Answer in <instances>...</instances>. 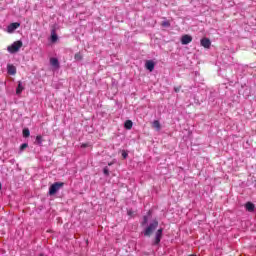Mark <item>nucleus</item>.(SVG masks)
<instances>
[{
  "instance_id": "obj_1",
  "label": "nucleus",
  "mask_w": 256,
  "mask_h": 256,
  "mask_svg": "<svg viewBox=\"0 0 256 256\" xmlns=\"http://www.w3.org/2000/svg\"><path fill=\"white\" fill-rule=\"evenodd\" d=\"M159 227V222L157 220H154L144 231L145 237H151L153 234V231Z\"/></svg>"
},
{
  "instance_id": "obj_2",
  "label": "nucleus",
  "mask_w": 256,
  "mask_h": 256,
  "mask_svg": "<svg viewBox=\"0 0 256 256\" xmlns=\"http://www.w3.org/2000/svg\"><path fill=\"white\" fill-rule=\"evenodd\" d=\"M65 183L63 182H55L54 184H52L49 187V195H55L57 193V191H59L60 189H62V187H64Z\"/></svg>"
},
{
  "instance_id": "obj_3",
  "label": "nucleus",
  "mask_w": 256,
  "mask_h": 256,
  "mask_svg": "<svg viewBox=\"0 0 256 256\" xmlns=\"http://www.w3.org/2000/svg\"><path fill=\"white\" fill-rule=\"evenodd\" d=\"M22 47H23V42L21 40H18L13 44H11L10 46H8L7 49L9 53H17V51H19V49H21Z\"/></svg>"
},
{
  "instance_id": "obj_4",
  "label": "nucleus",
  "mask_w": 256,
  "mask_h": 256,
  "mask_svg": "<svg viewBox=\"0 0 256 256\" xmlns=\"http://www.w3.org/2000/svg\"><path fill=\"white\" fill-rule=\"evenodd\" d=\"M21 27V23L14 22L7 26V33H15L16 29H19Z\"/></svg>"
},
{
  "instance_id": "obj_5",
  "label": "nucleus",
  "mask_w": 256,
  "mask_h": 256,
  "mask_svg": "<svg viewBox=\"0 0 256 256\" xmlns=\"http://www.w3.org/2000/svg\"><path fill=\"white\" fill-rule=\"evenodd\" d=\"M201 47H204V49H211V40L209 38H202L200 40Z\"/></svg>"
},
{
  "instance_id": "obj_6",
  "label": "nucleus",
  "mask_w": 256,
  "mask_h": 256,
  "mask_svg": "<svg viewBox=\"0 0 256 256\" xmlns=\"http://www.w3.org/2000/svg\"><path fill=\"white\" fill-rule=\"evenodd\" d=\"M193 41V37L191 35H183L181 37V44L182 45H189V43H191Z\"/></svg>"
},
{
  "instance_id": "obj_7",
  "label": "nucleus",
  "mask_w": 256,
  "mask_h": 256,
  "mask_svg": "<svg viewBox=\"0 0 256 256\" xmlns=\"http://www.w3.org/2000/svg\"><path fill=\"white\" fill-rule=\"evenodd\" d=\"M162 237H163V229L160 228L156 232L154 245H159V243H161V238Z\"/></svg>"
},
{
  "instance_id": "obj_8",
  "label": "nucleus",
  "mask_w": 256,
  "mask_h": 256,
  "mask_svg": "<svg viewBox=\"0 0 256 256\" xmlns=\"http://www.w3.org/2000/svg\"><path fill=\"white\" fill-rule=\"evenodd\" d=\"M145 67L148 71L153 72V70L155 69V62H153V60H148L145 63Z\"/></svg>"
},
{
  "instance_id": "obj_9",
  "label": "nucleus",
  "mask_w": 256,
  "mask_h": 256,
  "mask_svg": "<svg viewBox=\"0 0 256 256\" xmlns=\"http://www.w3.org/2000/svg\"><path fill=\"white\" fill-rule=\"evenodd\" d=\"M7 72H8V75H17V68L12 64H8Z\"/></svg>"
},
{
  "instance_id": "obj_10",
  "label": "nucleus",
  "mask_w": 256,
  "mask_h": 256,
  "mask_svg": "<svg viewBox=\"0 0 256 256\" xmlns=\"http://www.w3.org/2000/svg\"><path fill=\"white\" fill-rule=\"evenodd\" d=\"M25 91V87L23 86V83L21 81L18 82V86L16 88V95H21Z\"/></svg>"
},
{
  "instance_id": "obj_11",
  "label": "nucleus",
  "mask_w": 256,
  "mask_h": 256,
  "mask_svg": "<svg viewBox=\"0 0 256 256\" xmlns=\"http://www.w3.org/2000/svg\"><path fill=\"white\" fill-rule=\"evenodd\" d=\"M245 208L250 212L253 213V211H255V204L251 203V202H247L245 204Z\"/></svg>"
},
{
  "instance_id": "obj_12",
  "label": "nucleus",
  "mask_w": 256,
  "mask_h": 256,
  "mask_svg": "<svg viewBox=\"0 0 256 256\" xmlns=\"http://www.w3.org/2000/svg\"><path fill=\"white\" fill-rule=\"evenodd\" d=\"M152 127L156 129V131H161V123L159 120H154L152 123Z\"/></svg>"
},
{
  "instance_id": "obj_13",
  "label": "nucleus",
  "mask_w": 256,
  "mask_h": 256,
  "mask_svg": "<svg viewBox=\"0 0 256 256\" xmlns=\"http://www.w3.org/2000/svg\"><path fill=\"white\" fill-rule=\"evenodd\" d=\"M124 127L125 129H127L128 131L133 129V121L131 120H126L124 123Z\"/></svg>"
},
{
  "instance_id": "obj_14",
  "label": "nucleus",
  "mask_w": 256,
  "mask_h": 256,
  "mask_svg": "<svg viewBox=\"0 0 256 256\" xmlns=\"http://www.w3.org/2000/svg\"><path fill=\"white\" fill-rule=\"evenodd\" d=\"M50 64L52 65V67H56L57 69H59V60L57 58H51Z\"/></svg>"
},
{
  "instance_id": "obj_15",
  "label": "nucleus",
  "mask_w": 256,
  "mask_h": 256,
  "mask_svg": "<svg viewBox=\"0 0 256 256\" xmlns=\"http://www.w3.org/2000/svg\"><path fill=\"white\" fill-rule=\"evenodd\" d=\"M75 61H83V54L81 52H78L74 55Z\"/></svg>"
},
{
  "instance_id": "obj_16",
  "label": "nucleus",
  "mask_w": 256,
  "mask_h": 256,
  "mask_svg": "<svg viewBox=\"0 0 256 256\" xmlns=\"http://www.w3.org/2000/svg\"><path fill=\"white\" fill-rule=\"evenodd\" d=\"M35 143H36L37 145H43V136H41V135L36 136V141H35Z\"/></svg>"
},
{
  "instance_id": "obj_17",
  "label": "nucleus",
  "mask_w": 256,
  "mask_h": 256,
  "mask_svg": "<svg viewBox=\"0 0 256 256\" xmlns=\"http://www.w3.org/2000/svg\"><path fill=\"white\" fill-rule=\"evenodd\" d=\"M22 133H23V137H25V138H27V137H29V135H31L29 128H25Z\"/></svg>"
},
{
  "instance_id": "obj_18",
  "label": "nucleus",
  "mask_w": 256,
  "mask_h": 256,
  "mask_svg": "<svg viewBox=\"0 0 256 256\" xmlns=\"http://www.w3.org/2000/svg\"><path fill=\"white\" fill-rule=\"evenodd\" d=\"M29 147V144L24 143L20 146V151H25V149H27Z\"/></svg>"
},
{
  "instance_id": "obj_19",
  "label": "nucleus",
  "mask_w": 256,
  "mask_h": 256,
  "mask_svg": "<svg viewBox=\"0 0 256 256\" xmlns=\"http://www.w3.org/2000/svg\"><path fill=\"white\" fill-rule=\"evenodd\" d=\"M162 27H171V23L169 21L162 22Z\"/></svg>"
},
{
  "instance_id": "obj_20",
  "label": "nucleus",
  "mask_w": 256,
  "mask_h": 256,
  "mask_svg": "<svg viewBox=\"0 0 256 256\" xmlns=\"http://www.w3.org/2000/svg\"><path fill=\"white\" fill-rule=\"evenodd\" d=\"M122 157L123 159H127V157H129V154L127 153V151L125 150L122 151Z\"/></svg>"
},
{
  "instance_id": "obj_21",
  "label": "nucleus",
  "mask_w": 256,
  "mask_h": 256,
  "mask_svg": "<svg viewBox=\"0 0 256 256\" xmlns=\"http://www.w3.org/2000/svg\"><path fill=\"white\" fill-rule=\"evenodd\" d=\"M51 39H52V43H55V41H57L58 39L57 34H52Z\"/></svg>"
},
{
  "instance_id": "obj_22",
  "label": "nucleus",
  "mask_w": 256,
  "mask_h": 256,
  "mask_svg": "<svg viewBox=\"0 0 256 256\" xmlns=\"http://www.w3.org/2000/svg\"><path fill=\"white\" fill-rule=\"evenodd\" d=\"M103 173H104V175H109V168L108 167H105L104 169H103Z\"/></svg>"
},
{
  "instance_id": "obj_23",
  "label": "nucleus",
  "mask_w": 256,
  "mask_h": 256,
  "mask_svg": "<svg viewBox=\"0 0 256 256\" xmlns=\"http://www.w3.org/2000/svg\"><path fill=\"white\" fill-rule=\"evenodd\" d=\"M133 213H134L133 210H128L127 211V215H129V217H133Z\"/></svg>"
},
{
  "instance_id": "obj_24",
  "label": "nucleus",
  "mask_w": 256,
  "mask_h": 256,
  "mask_svg": "<svg viewBox=\"0 0 256 256\" xmlns=\"http://www.w3.org/2000/svg\"><path fill=\"white\" fill-rule=\"evenodd\" d=\"M175 93H179L181 91V86L174 88Z\"/></svg>"
},
{
  "instance_id": "obj_25",
  "label": "nucleus",
  "mask_w": 256,
  "mask_h": 256,
  "mask_svg": "<svg viewBox=\"0 0 256 256\" xmlns=\"http://www.w3.org/2000/svg\"><path fill=\"white\" fill-rule=\"evenodd\" d=\"M81 147H82L83 149H85L86 147H89V144L84 143V144L81 145Z\"/></svg>"
},
{
  "instance_id": "obj_26",
  "label": "nucleus",
  "mask_w": 256,
  "mask_h": 256,
  "mask_svg": "<svg viewBox=\"0 0 256 256\" xmlns=\"http://www.w3.org/2000/svg\"><path fill=\"white\" fill-rule=\"evenodd\" d=\"M144 221H145V222L147 221V217H144Z\"/></svg>"
},
{
  "instance_id": "obj_27",
  "label": "nucleus",
  "mask_w": 256,
  "mask_h": 256,
  "mask_svg": "<svg viewBox=\"0 0 256 256\" xmlns=\"http://www.w3.org/2000/svg\"><path fill=\"white\" fill-rule=\"evenodd\" d=\"M189 256H197L196 254H191V255H189Z\"/></svg>"
}]
</instances>
